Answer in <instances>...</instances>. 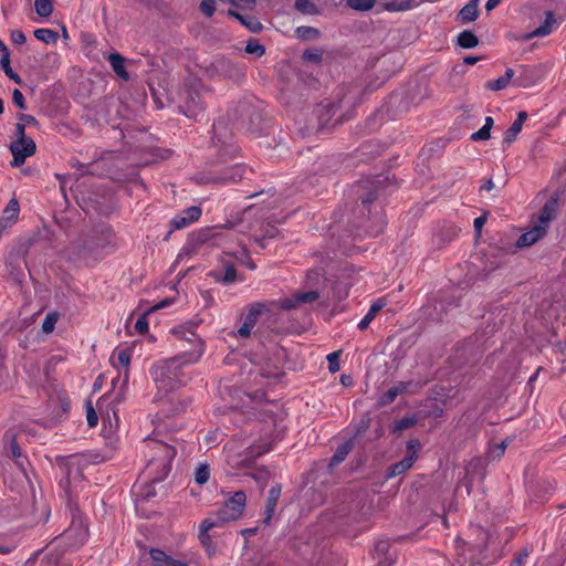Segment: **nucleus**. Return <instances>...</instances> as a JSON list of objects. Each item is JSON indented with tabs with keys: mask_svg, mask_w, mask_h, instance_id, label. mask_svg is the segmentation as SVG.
<instances>
[{
	"mask_svg": "<svg viewBox=\"0 0 566 566\" xmlns=\"http://www.w3.org/2000/svg\"><path fill=\"white\" fill-rule=\"evenodd\" d=\"M147 447L157 452V458L161 462L170 461L176 454L174 448L159 441L148 440Z\"/></svg>",
	"mask_w": 566,
	"mask_h": 566,
	"instance_id": "obj_14",
	"label": "nucleus"
},
{
	"mask_svg": "<svg viewBox=\"0 0 566 566\" xmlns=\"http://www.w3.org/2000/svg\"><path fill=\"white\" fill-rule=\"evenodd\" d=\"M492 126H493V118L488 116L485 118V123H484L483 127L491 130Z\"/></svg>",
	"mask_w": 566,
	"mask_h": 566,
	"instance_id": "obj_55",
	"label": "nucleus"
},
{
	"mask_svg": "<svg viewBox=\"0 0 566 566\" xmlns=\"http://www.w3.org/2000/svg\"><path fill=\"white\" fill-rule=\"evenodd\" d=\"M200 216L201 209L199 207H189L172 218L171 227L174 230L187 228L188 226L197 221L200 218Z\"/></svg>",
	"mask_w": 566,
	"mask_h": 566,
	"instance_id": "obj_9",
	"label": "nucleus"
},
{
	"mask_svg": "<svg viewBox=\"0 0 566 566\" xmlns=\"http://www.w3.org/2000/svg\"><path fill=\"white\" fill-rule=\"evenodd\" d=\"M327 359L329 363V370L332 373L337 371L339 369L338 353L334 352V353L328 354Z\"/></svg>",
	"mask_w": 566,
	"mask_h": 566,
	"instance_id": "obj_41",
	"label": "nucleus"
},
{
	"mask_svg": "<svg viewBox=\"0 0 566 566\" xmlns=\"http://www.w3.org/2000/svg\"><path fill=\"white\" fill-rule=\"evenodd\" d=\"M374 558L381 566H389L394 563L395 557L390 553V543L387 539L378 541L374 548Z\"/></svg>",
	"mask_w": 566,
	"mask_h": 566,
	"instance_id": "obj_11",
	"label": "nucleus"
},
{
	"mask_svg": "<svg viewBox=\"0 0 566 566\" xmlns=\"http://www.w3.org/2000/svg\"><path fill=\"white\" fill-rule=\"evenodd\" d=\"M385 306V303L380 300L376 301L371 304L369 311L367 314L361 318V321L358 323L359 329H365L367 326L373 322V319L376 317L378 312Z\"/></svg>",
	"mask_w": 566,
	"mask_h": 566,
	"instance_id": "obj_21",
	"label": "nucleus"
},
{
	"mask_svg": "<svg viewBox=\"0 0 566 566\" xmlns=\"http://www.w3.org/2000/svg\"><path fill=\"white\" fill-rule=\"evenodd\" d=\"M478 61V57H465V62L468 64H474Z\"/></svg>",
	"mask_w": 566,
	"mask_h": 566,
	"instance_id": "obj_60",
	"label": "nucleus"
},
{
	"mask_svg": "<svg viewBox=\"0 0 566 566\" xmlns=\"http://www.w3.org/2000/svg\"><path fill=\"white\" fill-rule=\"evenodd\" d=\"M280 495H281L280 486H273L269 491V496H268L266 507H265V513H264V523H269L272 520V517L275 513V507H276L277 501L280 499Z\"/></svg>",
	"mask_w": 566,
	"mask_h": 566,
	"instance_id": "obj_18",
	"label": "nucleus"
},
{
	"mask_svg": "<svg viewBox=\"0 0 566 566\" xmlns=\"http://www.w3.org/2000/svg\"><path fill=\"white\" fill-rule=\"evenodd\" d=\"M34 36L45 44L55 43L59 38L55 31L45 28L36 29L34 31Z\"/></svg>",
	"mask_w": 566,
	"mask_h": 566,
	"instance_id": "obj_24",
	"label": "nucleus"
},
{
	"mask_svg": "<svg viewBox=\"0 0 566 566\" xmlns=\"http://www.w3.org/2000/svg\"><path fill=\"white\" fill-rule=\"evenodd\" d=\"M416 7L417 2L415 0H399L386 3V9L388 11H407Z\"/></svg>",
	"mask_w": 566,
	"mask_h": 566,
	"instance_id": "obj_25",
	"label": "nucleus"
},
{
	"mask_svg": "<svg viewBox=\"0 0 566 566\" xmlns=\"http://www.w3.org/2000/svg\"><path fill=\"white\" fill-rule=\"evenodd\" d=\"M63 537L72 547L82 545L87 538V526L84 520L81 516H74Z\"/></svg>",
	"mask_w": 566,
	"mask_h": 566,
	"instance_id": "obj_8",
	"label": "nucleus"
},
{
	"mask_svg": "<svg viewBox=\"0 0 566 566\" xmlns=\"http://www.w3.org/2000/svg\"><path fill=\"white\" fill-rule=\"evenodd\" d=\"M478 6L479 0H471L469 3H467L460 11L459 18L463 22H472L478 18Z\"/></svg>",
	"mask_w": 566,
	"mask_h": 566,
	"instance_id": "obj_20",
	"label": "nucleus"
},
{
	"mask_svg": "<svg viewBox=\"0 0 566 566\" xmlns=\"http://www.w3.org/2000/svg\"><path fill=\"white\" fill-rule=\"evenodd\" d=\"M77 469H78V464H77L76 459H71L67 462L66 479L64 482H62L64 485L70 486L72 481H75L77 478L80 479L82 476L81 473L77 471Z\"/></svg>",
	"mask_w": 566,
	"mask_h": 566,
	"instance_id": "obj_27",
	"label": "nucleus"
},
{
	"mask_svg": "<svg viewBox=\"0 0 566 566\" xmlns=\"http://www.w3.org/2000/svg\"><path fill=\"white\" fill-rule=\"evenodd\" d=\"M352 449V444L350 442H346L344 444H342L335 452V454L333 455V458L331 459V465H337L339 464L340 462H343L345 460V458L347 457V454L349 453Z\"/></svg>",
	"mask_w": 566,
	"mask_h": 566,
	"instance_id": "obj_28",
	"label": "nucleus"
},
{
	"mask_svg": "<svg viewBox=\"0 0 566 566\" xmlns=\"http://www.w3.org/2000/svg\"><path fill=\"white\" fill-rule=\"evenodd\" d=\"M10 78H12L13 81H15L17 83L20 82V77L13 73V71L11 70V73L10 74H7Z\"/></svg>",
	"mask_w": 566,
	"mask_h": 566,
	"instance_id": "obj_57",
	"label": "nucleus"
},
{
	"mask_svg": "<svg viewBox=\"0 0 566 566\" xmlns=\"http://www.w3.org/2000/svg\"><path fill=\"white\" fill-rule=\"evenodd\" d=\"M415 423H416L415 417H405L395 423L394 430L401 431V430L412 427Z\"/></svg>",
	"mask_w": 566,
	"mask_h": 566,
	"instance_id": "obj_34",
	"label": "nucleus"
},
{
	"mask_svg": "<svg viewBox=\"0 0 566 566\" xmlns=\"http://www.w3.org/2000/svg\"><path fill=\"white\" fill-rule=\"evenodd\" d=\"M3 111H4L3 102H2V99L0 98V115L3 113Z\"/></svg>",
	"mask_w": 566,
	"mask_h": 566,
	"instance_id": "obj_62",
	"label": "nucleus"
},
{
	"mask_svg": "<svg viewBox=\"0 0 566 566\" xmlns=\"http://www.w3.org/2000/svg\"><path fill=\"white\" fill-rule=\"evenodd\" d=\"M108 61L116 75L125 81L128 80V73L125 69V59L119 53H112Z\"/></svg>",
	"mask_w": 566,
	"mask_h": 566,
	"instance_id": "obj_19",
	"label": "nucleus"
},
{
	"mask_svg": "<svg viewBox=\"0 0 566 566\" xmlns=\"http://www.w3.org/2000/svg\"><path fill=\"white\" fill-rule=\"evenodd\" d=\"M270 472L269 470L262 468L258 469L253 474L252 478L260 484L264 485L270 480Z\"/></svg>",
	"mask_w": 566,
	"mask_h": 566,
	"instance_id": "obj_36",
	"label": "nucleus"
},
{
	"mask_svg": "<svg viewBox=\"0 0 566 566\" xmlns=\"http://www.w3.org/2000/svg\"><path fill=\"white\" fill-rule=\"evenodd\" d=\"M172 332L181 339L190 343L191 350L184 352L176 357L157 361L150 370L154 381L158 388L165 391L172 390L182 382L181 367L198 363L205 353V342L192 331H186L178 326Z\"/></svg>",
	"mask_w": 566,
	"mask_h": 566,
	"instance_id": "obj_1",
	"label": "nucleus"
},
{
	"mask_svg": "<svg viewBox=\"0 0 566 566\" xmlns=\"http://www.w3.org/2000/svg\"><path fill=\"white\" fill-rule=\"evenodd\" d=\"M200 10L207 17H211L216 11V3L213 0H202L200 3Z\"/></svg>",
	"mask_w": 566,
	"mask_h": 566,
	"instance_id": "obj_37",
	"label": "nucleus"
},
{
	"mask_svg": "<svg viewBox=\"0 0 566 566\" xmlns=\"http://www.w3.org/2000/svg\"><path fill=\"white\" fill-rule=\"evenodd\" d=\"M235 275H237L235 269L232 266H229V268H227L226 273H224V281L233 282L235 280Z\"/></svg>",
	"mask_w": 566,
	"mask_h": 566,
	"instance_id": "obj_48",
	"label": "nucleus"
},
{
	"mask_svg": "<svg viewBox=\"0 0 566 566\" xmlns=\"http://www.w3.org/2000/svg\"><path fill=\"white\" fill-rule=\"evenodd\" d=\"M17 135L19 138H27L25 135H24V125L23 124H18L17 125Z\"/></svg>",
	"mask_w": 566,
	"mask_h": 566,
	"instance_id": "obj_53",
	"label": "nucleus"
},
{
	"mask_svg": "<svg viewBox=\"0 0 566 566\" xmlns=\"http://www.w3.org/2000/svg\"><path fill=\"white\" fill-rule=\"evenodd\" d=\"M245 51H247V53L254 54L256 56H261L264 54L265 49L258 41L252 40L247 43Z\"/></svg>",
	"mask_w": 566,
	"mask_h": 566,
	"instance_id": "obj_33",
	"label": "nucleus"
},
{
	"mask_svg": "<svg viewBox=\"0 0 566 566\" xmlns=\"http://www.w3.org/2000/svg\"><path fill=\"white\" fill-rule=\"evenodd\" d=\"M135 329L139 334H145L148 331V321L146 316H140L135 323Z\"/></svg>",
	"mask_w": 566,
	"mask_h": 566,
	"instance_id": "obj_40",
	"label": "nucleus"
},
{
	"mask_svg": "<svg viewBox=\"0 0 566 566\" xmlns=\"http://www.w3.org/2000/svg\"><path fill=\"white\" fill-rule=\"evenodd\" d=\"M25 35L22 31L20 30H13L11 32V41L14 43V44H23L25 42Z\"/></svg>",
	"mask_w": 566,
	"mask_h": 566,
	"instance_id": "obj_44",
	"label": "nucleus"
},
{
	"mask_svg": "<svg viewBox=\"0 0 566 566\" xmlns=\"http://www.w3.org/2000/svg\"><path fill=\"white\" fill-rule=\"evenodd\" d=\"M21 119L24 120L27 124H35L36 123L35 118L30 115H22Z\"/></svg>",
	"mask_w": 566,
	"mask_h": 566,
	"instance_id": "obj_54",
	"label": "nucleus"
},
{
	"mask_svg": "<svg viewBox=\"0 0 566 566\" xmlns=\"http://www.w3.org/2000/svg\"><path fill=\"white\" fill-rule=\"evenodd\" d=\"M34 8H35L36 13L43 18L51 15V13L53 11V6H52L51 0H35Z\"/></svg>",
	"mask_w": 566,
	"mask_h": 566,
	"instance_id": "obj_29",
	"label": "nucleus"
},
{
	"mask_svg": "<svg viewBox=\"0 0 566 566\" xmlns=\"http://www.w3.org/2000/svg\"><path fill=\"white\" fill-rule=\"evenodd\" d=\"M513 76H514V71L512 69H507L503 76H500L499 78H496L494 81L488 82L486 87L492 91H501L509 85V83L513 78Z\"/></svg>",
	"mask_w": 566,
	"mask_h": 566,
	"instance_id": "obj_22",
	"label": "nucleus"
},
{
	"mask_svg": "<svg viewBox=\"0 0 566 566\" xmlns=\"http://www.w3.org/2000/svg\"><path fill=\"white\" fill-rule=\"evenodd\" d=\"M10 451H11V454H12L13 458L18 459V458L21 457V449L19 448V446L14 441L10 446Z\"/></svg>",
	"mask_w": 566,
	"mask_h": 566,
	"instance_id": "obj_50",
	"label": "nucleus"
},
{
	"mask_svg": "<svg viewBox=\"0 0 566 566\" xmlns=\"http://www.w3.org/2000/svg\"><path fill=\"white\" fill-rule=\"evenodd\" d=\"M479 43L478 38L470 31H463L458 36V44L464 49H471Z\"/></svg>",
	"mask_w": 566,
	"mask_h": 566,
	"instance_id": "obj_26",
	"label": "nucleus"
},
{
	"mask_svg": "<svg viewBox=\"0 0 566 566\" xmlns=\"http://www.w3.org/2000/svg\"><path fill=\"white\" fill-rule=\"evenodd\" d=\"M133 352V347L125 345L116 347L111 355L112 366L118 369V376L112 380L111 395L115 403H120L126 397Z\"/></svg>",
	"mask_w": 566,
	"mask_h": 566,
	"instance_id": "obj_3",
	"label": "nucleus"
},
{
	"mask_svg": "<svg viewBox=\"0 0 566 566\" xmlns=\"http://www.w3.org/2000/svg\"><path fill=\"white\" fill-rule=\"evenodd\" d=\"M86 419L90 427H95L97 424L98 418L94 408L91 405L87 408Z\"/></svg>",
	"mask_w": 566,
	"mask_h": 566,
	"instance_id": "obj_43",
	"label": "nucleus"
},
{
	"mask_svg": "<svg viewBox=\"0 0 566 566\" xmlns=\"http://www.w3.org/2000/svg\"><path fill=\"white\" fill-rule=\"evenodd\" d=\"M150 557L153 559V566H188V564L174 559L160 549H151Z\"/></svg>",
	"mask_w": 566,
	"mask_h": 566,
	"instance_id": "obj_15",
	"label": "nucleus"
},
{
	"mask_svg": "<svg viewBox=\"0 0 566 566\" xmlns=\"http://www.w3.org/2000/svg\"><path fill=\"white\" fill-rule=\"evenodd\" d=\"M555 23L556 20L554 14L552 12H547L544 23L538 28L534 29L532 32L525 34L523 39L531 40L533 38L546 36L553 31Z\"/></svg>",
	"mask_w": 566,
	"mask_h": 566,
	"instance_id": "obj_13",
	"label": "nucleus"
},
{
	"mask_svg": "<svg viewBox=\"0 0 566 566\" xmlns=\"http://www.w3.org/2000/svg\"><path fill=\"white\" fill-rule=\"evenodd\" d=\"M303 56L311 62H318L321 60V53L317 50H307L304 52Z\"/></svg>",
	"mask_w": 566,
	"mask_h": 566,
	"instance_id": "obj_45",
	"label": "nucleus"
},
{
	"mask_svg": "<svg viewBox=\"0 0 566 566\" xmlns=\"http://www.w3.org/2000/svg\"><path fill=\"white\" fill-rule=\"evenodd\" d=\"M232 4L240 7V8H252L254 6V0H228Z\"/></svg>",
	"mask_w": 566,
	"mask_h": 566,
	"instance_id": "obj_47",
	"label": "nucleus"
},
{
	"mask_svg": "<svg viewBox=\"0 0 566 566\" xmlns=\"http://www.w3.org/2000/svg\"><path fill=\"white\" fill-rule=\"evenodd\" d=\"M297 33L301 36H308L310 34H316L317 31L315 29H312V28H298L297 29Z\"/></svg>",
	"mask_w": 566,
	"mask_h": 566,
	"instance_id": "obj_49",
	"label": "nucleus"
},
{
	"mask_svg": "<svg viewBox=\"0 0 566 566\" xmlns=\"http://www.w3.org/2000/svg\"><path fill=\"white\" fill-rule=\"evenodd\" d=\"M269 449L263 447H247L242 448L234 442L224 447V458L227 463L232 469L249 468L254 458L268 452Z\"/></svg>",
	"mask_w": 566,
	"mask_h": 566,
	"instance_id": "obj_4",
	"label": "nucleus"
},
{
	"mask_svg": "<svg viewBox=\"0 0 566 566\" xmlns=\"http://www.w3.org/2000/svg\"><path fill=\"white\" fill-rule=\"evenodd\" d=\"M555 217V203L547 202L537 220V223L527 232L523 233L517 240V247H530L542 239L547 231L549 222Z\"/></svg>",
	"mask_w": 566,
	"mask_h": 566,
	"instance_id": "obj_5",
	"label": "nucleus"
},
{
	"mask_svg": "<svg viewBox=\"0 0 566 566\" xmlns=\"http://www.w3.org/2000/svg\"><path fill=\"white\" fill-rule=\"evenodd\" d=\"M36 146L31 138H18L10 145V150L13 156V166H21L25 159L35 153Z\"/></svg>",
	"mask_w": 566,
	"mask_h": 566,
	"instance_id": "obj_7",
	"label": "nucleus"
},
{
	"mask_svg": "<svg viewBox=\"0 0 566 566\" xmlns=\"http://www.w3.org/2000/svg\"><path fill=\"white\" fill-rule=\"evenodd\" d=\"M9 552H11L10 547H2V546H0V553L7 554Z\"/></svg>",
	"mask_w": 566,
	"mask_h": 566,
	"instance_id": "obj_61",
	"label": "nucleus"
},
{
	"mask_svg": "<svg viewBox=\"0 0 566 566\" xmlns=\"http://www.w3.org/2000/svg\"><path fill=\"white\" fill-rule=\"evenodd\" d=\"M485 221H486V219H485V217H483V216H482V217H479V218H476V219L474 220V228H475V230H476L478 232H480V231H481V229H482V227L484 226Z\"/></svg>",
	"mask_w": 566,
	"mask_h": 566,
	"instance_id": "obj_52",
	"label": "nucleus"
},
{
	"mask_svg": "<svg viewBox=\"0 0 566 566\" xmlns=\"http://www.w3.org/2000/svg\"><path fill=\"white\" fill-rule=\"evenodd\" d=\"M490 136H491L490 130L482 127L478 132H475L471 135V139L474 142L488 140L490 138Z\"/></svg>",
	"mask_w": 566,
	"mask_h": 566,
	"instance_id": "obj_39",
	"label": "nucleus"
},
{
	"mask_svg": "<svg viewBox=\"0 0 566 566\" xmlns=\"http://www.w3.org/2000/svg\"><path fill=\"white\" fill-rule=\"evenodd\" d=\"M526 119H527L526 112H520L517 114L516 119L513 122V124L510 126V128L505 132L504 143L511 144L515 140L516 136L522 130V127Z\"/></svg>",
	"mask_w": 566,
	"mask_h": 566,
	"instance_id": "obj_17",
	"label": "nucleus"
},
{
	"mask_svg": "<svg viewBox=\"0 0 566 566\" xmlns=\"http://www.w3.org/2000/svg\"><path fill=\"white\" fill-rule=\"evenodd\" d=\"M411 386V382H399L396 386L389 388L386 392H384L379 398V403L381 406H386L391 403L397 396L405 394L408 391V388Z\"/></svg>",
	"mask_w": 566,
	"mask_h": 566,
	"instance_id": "obj_16",
	"label": "nucleus"
},
{
	"mask_svg": "<svg viewBox=\"0 0 566 566\" xmlns=\"http://www.w3.org/2000/svg\"><path fill=\"white\" fill-rule=\"evenodd\" d=\"M56 319H57V317L55 314H48L42 324L43 332L51 333L54 329Z\"/></svg>",
	"mask_w": 566,
	"mask_h": 566,
	"instance_id": "obj_38",
	"label": "nucleus"
},
{
	"mask_svg": "<svg viewBox=\"0 0 566 566\" xmlns=\"http://www.w3.org/2000/svg\"><path fill=\"white\" fill-rule=\"evenodd\" d=\"M229 14L235 17L242 24H244L250 31L256 33L262 30V24L253 17L242 15L233 11H229Z\"/></svg>",
	"mask_w": 566,
	"mask_h": 566,
	"instance_id": "obj_23",
	"label": "nucleus"
},
{
	"mask_svg": "<svg viewBox=\"0 0 566 566\" xmlns=\"http://www.w3.org/2000/svg\"><path fill=\"white\" fill-rule=\"evenodd\" d=\"M502 2V0H488L486 3H485V9L486 11H492L493 9H495L500 3Z\"/></svg>",
	"mask_w": 566,
	"mask_h": 566,
	"instance_id": "obj_51",
	"label": "nucleus"
},
{
	"mask_svg": "<svg viewBox=\"0 0 566 566\" xmlns=\"http://www.w3.org/2000/svg\"><path fill=\"white\" fill-rule=\"evenodd\" d=\"M12 99H13V103L19 106L21 109H24L25 108V102H24V96L23 94L19 91V90H14L13 91V94H12Z\"/></svg>",
	"mask_w": 566,
	"mask_h": 566,
	"instance_id": "obj_42",
	"label": "nucleus"
},
{
	"mask_svg": "<svg viewBox=\"0 0 566 566\" xmlns=\"http://www.w3.org/2000/svg\"><path fill=\"white\" fill-rule=\"evenodd\" d=\"M494 187L492 180H488L486 184L483 186L484 189L491 190Z\"/></svg>",
	"mask_w": 566,
	"mask_h": 566,
	"instance_id": "obj_58",
	"label": "nucleus"
},
{
	"mask_svg": "<svg viewBox=\"0 0 566 566\" xmlns=\"http://www.w3.org/2000/svg\"><path fill=\"white\" fill-rule=\"evenodd\" d=\"M0 64H1L2 69L4 70L6 74L11 73L9 51L4 52L2 54V56L0 59Z\"/></svg>",
	"mask_w": 566,
	"mask_h": 566,
	"instance_id": "obj_46",
	"label": "nucleus"
},
{
	"mask_svg": "<svg viewBox=\"0 0 566 566\" xmlns=\"http://www.w3.org/2000/svg\"><path fill=\"white\" fill-rule=\"evenodd\" d=\"M295 8L303 13H312L315 10V6L310 0H296Z\"/></svg>",
	"mask_w": 566,
	"mask_h": 566,
	"instance_id": "obj_35",
	"label": "nucleus"
},
{
	"mask_svg": "<svg viewBox=\"0 0 566 566\" xmlns=\"http://www.w3.org/2000/svg\"><path fill=\"white\" fill-rule=\"evenodd\" d=\"M346 2L349 8L357 11H368L375 4L374 0H347Z\"/></svg>",
	"mask_w": 566,
	"mask_h": 566,
	"instance_id": "obj_30",
	"label": "nucleus"
},
{
	"mask_svg": "<svg viewBox=\"0 0 566 566\" xmlns=\"http://www.w3.org/2000/svg\"><path fill=\"white\" fill-rule=\"evenodd\" d=\"M262 307L263 306L261 304H255L250 307V310L244 318L243 324L237 332L239 336H241V337L250 336V334L256 323V318L262 311Z\"/></svg>",
	"mask_w": 566,
	"mask_h": 566,
	"instance_id": "obj_12",
	"label": "nucleus"
},
{
	"mask_svg": "<svg viewBox=\"0 0 566 566\" xmlns=\"http://www.w3.org/2000/svg\"><path fill=\"white\" fill-rule=\"evenodd\" d=\"M318 298V293L315 291H310L305 293H296L292 296L284 297L277 301V304L283 310H292L295 308L298 304L302 303H312Z\"/></svg>",
	"mask_w": 566,
	"mask_h": 566,
	"instance_id": "obj_10",
	"label": "nucleus"
},
{
	"mask_svg": "<svg viewBox=\"0 0 566 566\" xmlns=\"http://www.w3.org/2000/svg\"><path fill=\"white\" fill-rule=\"evenodd\" d=\"M247 504V495L243 491H237L224 505L217 512L214 516L207 517L200 524L199 539L202 544H207L210 539L208 532L216 527H221L226 523L238 521L244 512Z\"/></svg>",
	"mask_w": 566,
	"mask_h": 566,
	"instance_id": "obj_2",
	"label": "nucleus"
},
{
	"mask_svg": "<svg viewBox=\"0 0 566 566\" xmlns=\"http://www.w3.org/2000/svg\"><path fill=\"white\" fill-rule=\"evenodd\" d=\"M167 304H168V303H167V302H165V303H163V304L157 305L156 307L160 308V307L166 306Z\"/></svg>",
	"mask_w": 566,
	"mask_h": 566,
	"instance_id": "obj_63",
	"label": "nucleus"
},
{
	"mask_svg": "<svg viewBox=\"0 0 566 566\" xmlns=\"http://www.w3.org/2000/svg\"><path fill=\"white\" fill-rule=\"evenodd\" d=\"M421 446L418 440L409 441L407 444L406 457L401 461L392 464L389 468L388 476L394 478L409 470L413 465L416 459L418 458V452Z\"/></svg>",
	"mask_w": 566,
	"mask_h": 566,
	"instance_id": "obj_6",
	"label": "nucleus"
},
{
	"mask_svg": "<svg viewBox=\"0 0 566 566\" xmlns=\"http://www.w3.org/2000/svg\"><path fill=\"white\" fill-rule=\"evenodd\" d=\"M210 476V470L207 464H200L195 472V481L198 484H205Z\"/></svg>",
	"mask_w": 566,
	"mask_h": 566,
	"instance_id": "obj_31",
	"label": "nucleus"
},
{
	"mask_svg": "<svg viewBox=\"0 0 566 566\" xmlns=\"http://www.w3.org/2000/svg\"><path fill=\"white\" fill-rule=\"evenodd\" d=\"M506 447L507 443L505 441H502L501 443L491 447L488 451L489 459L495 460L501 458L504 454Z\"/></svg>",
	"mask_w": 566,
	"mask_h": 566,
	"instance_id": "obj_32",
	"label": "nucleus"
},
{
	"mask_svg": "<svg viewBox=\"0 0 566 566\" xmlns=\"http://www.w3.org/2000/svg\"><path fill=\"white\" fill-rule=\"evenodd\" d=\"M241 533L243 535H249L250 536V535H253L255 533V528H247V530L241 531Z\"/></svg>",
	"mask_w": 566,
	"mask_h": 566,
	"instance_id": "obj_56",
	"label": "nucleus"
},
{
	"mask_svg": "<svg viewBox=\"0 0 566 566\" xmlns=\"http://www.w3.org/2000/svg\"><path fill=\"white\" fill-rule=\"evenodd\" d=\"M0 51L2 52V54L4 52H8V48L6 46V44L3 43V41L0 39Z\"/></svg>",
	"mask_w": 566,
	"mask_h": 566,
	"instance_id": "obj_59",
	"label": "nucleus"
},
{
	"mask_svg": "<svg viewBox=\"0 0 566 566\" xmlns=\"http://www.w3.org/2000/svg\"><path fill=\"white\" fill-rule=\"evenodd\" d=\"M342 381H343V384H346L347 379H345V377H342Z\"/></svg>",
	"mask_w": 566,
	"mask_h": 566,
	"instance_id": "obj_64",
	"label": "nucleus"
}]
</instances>
